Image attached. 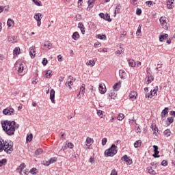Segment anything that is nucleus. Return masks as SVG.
Masks as SVG:
<instances>
[{
    "mask_svg": "<svg viewBox=\"0 0 175 175\" xmlns=\"http://www.w3.org/2000/svg\"><path fill=\"white\" fill-rule=\"evenodd\" d=\"M148 172L150 174H153V175L157 174V172L154 170H153L152 167H148Z\"/></svg>",
    "mask_w": 175,
    "mask_h": 175,
    "instance_id": "c756f323",
    "label": "nucleus"
},
{
    "mask_svg": "<svg viewBox=\"0 0 175 175\" xmlns=\"http://www.w3.org/2000/svg\"><path fill=\"white\" fill-rule=\"evenodd\" d=\"M32 139H33V135H32V133H30L29 135H27L26 142H32Z\"/></svg>",
    "mask_w": 175,
    "mask_h": 175,
    "instance_id": "a878e982",
    "label": "nucleus"
},
{
    "mask_svg": "<svg viewBox=\"0 0 175 175\" xmlns=\"http://www.w3.org/2000/svg\"><path fill=\"white\" fill-rule=\"evenodd\" d=\"M57 58H58L59 62H61V61H62V55H59L57 56Z\"/></svg>",
    "mask_w": 175,
    "mask_h": 175,
    "instance_id": "bf43d9fd",
    "label": "nucleus"
},
{
    "mask_svg": "<svg viewBox=\"0 0 175 175\" xmlns=\"http://www.w3.org/2000/svg\"><path fill=\"white\" fill-rule=\"evenodd\" d=\"M42 64L44 66H46V65H47V64H49V61L47 60V59L44 58L42 62Z\"/></svg>",
    "mask_w": 175,
    "mask_h": 175,
    "instance_id": "37998d69",
    "label": "nucleus"
},
{
    "mask_svg": "<svg viewBox=\"0 0 175 175\" xmlns=\"http://www.w3.org/2000/svg\"><path fill=\"white\" fill-rule=\"evenodd\" d=\"M96 38L97 39H100V40H105L106 39V35L105 34H103V35H100V34H98Z\"/></svg>",
    "mask_w": 175,
    "mask_h": 175,
    "instance_id": "bb28decb",
    "label": "nucleus"
},
{
    "mask_svg": "<svg viewBox=\"0 0 175 175\" xmlns=\"http://www.w3.org/2000/svg\"><path fill=\"white\" fill-rule=\"evenodd\" d=\"M137 97V92L133 91L130 93L129 94V98L131 100H135V99H136V98Z\"/></svg>",
    "mask_w": 175,
    "mask_h": 175,
    "instance_id": "ddd939ff",
    "label": "nucleus"
},
{
    "mask_svg": "<svg viewBox=\"0 0 175 175\" xmlns=\"http://www.w3.org/2000/svg\"><path fill=\"white\" fill-rule=\"evenodd\" d=\"M169 37V35L167 33H164L163 35H160L159 36V41L160 42H163L165 39H167Z\"/></svg>",
    "mask_w": 175,
    "mask_h": 175,
    "instance_id": "5701e85b",
    "label": "nucleus"
},
{
    "mask_svg": "<svg viewBox=\"0 0 175 175\" xmlns=\"http://www.w3.org/2000/svg\"><path fill=\"white\" fill-rule=\"evenodd\" d=\"M91 142H92V139H91L90 137H87L86 139L87 144H91Z\"/></svg>",
    "mask_w": 175,
    "mask_h": 175,
    "instance_id": "864d4df0",
    "label": "nucleus"
},
{
    "mask_svg": "<svg viewBox=\"0 0 175 175\" xmlns=\"http://www.w3.org/2000/svg\"><path fill=\"white\" fill-rule=\"evenodd\" d=\"M169 113V108L165 107L161 112V118H165L166 117L167 114Z\"/></svg>",
    "mask_w": 175,
    "mask_h": 175,
    "instance_id": "2eb2a0df",
    "label": "nucleus"
},
{
    "mask_svg": "<svg viewBox=\"0 0 175 175\" xmlns=\"http://www.w3.org/2000/svg\"><path fill=\"white\" fill-rule=\"evenodd\" d=\"M34 18L37 21L38 27H40V25H42V14H40V13L35 14Z\"/></svg>",
    "mask_w": 175,
    "mask_h": 175,
    "instance_id": "423d86ee",
    "label": "nucleus"
},
{
    "mask_svg": "<svg viewBox=\"0 0 175 175\" xmlns=\"http://www.w3.org/2000/svg\"><path fill=\"white\" fill-rule=\"evenodd\" d=\"M44 49H48V50H50L53 47V44L50 42V41H45L44 42Z\"/></svg>",
    "mask_w": 175,
    "mask_h": 175,
    "instance_id": "4468645a",
    "label": "nucleus"
},
{
    "mask_svg": "<svg viewBox=\"0 0 175 175\" xmlns=\"http://www.w3.org/2000/svg\"><path fill=\"white\" fill-rule=\"evenodd\" d=\"M109 96V99H114L116 96H117V94H116V91L111 90L110 94H108Z\"/></svg>",
    "mask_w": 175,
    "mask_h": 175,
    "instance_id": "6ab92c4d",
    "label": "nucleus"
},
{
    "mask_svg": "<svg viewBox=\"0 0 175 175\" xmlns=\"http://www.w3.org/2000/svg\"><path fill=\"white\" fill-rule=\"evenodd\" d=\"M154 152V154H153L154 158H159L161 157L158 155V154H159V150H156Z\"/></svg>",
    "mask_w": 175,
    "mask_h": 175,
    "instance_id": "c03bdc74",
    "label": "nucleus"
},
{
    "mask_svg": "<svg viewBox=\"0 0 175 175\" xmlns=\"http://www.w3.org/2000/svg\"><path fill=\"white\" fill-rule=\"evenodd\" d=\"M6 162H8V160H6V159H3L0 160V167H2V166H3L5 163H6Z\"/></svg>",
    "mask_w": 175,
    "mask_h": 175,
    "instance_id": "4c0bfd02",
    "label": "nucleus"
},
{
    "mask_svg": "<svg viewBox=\"0 0 175 175\" xmlns=\"http://www.w3.org/2000/svg\"><path fill=\"white\" fill-rule=\"evenodd\" d=\"M81 94H82V95H84V92H85V84H82L81 88H80V92Z\"/></svg>",
    "mask_w": 175,
    "mask_h": 175,
    "instance_id": "7c9ffc66",
    "label": "nucleus"
},
{
    "mask_svg": "<svg viewBox=\"0 0 175 175\" xmlns=\"http://www.w3.org/2000/svg\"><path fill=\"white\" fill-rule=\"evenodd\" d=\"M3 150L7 154H11L13 151V145L9 144L8 142H3V139L0 138V152H2Z\"/></svg>",
    "mask_w": 175,
    "mask_h": 175,
    "instance_id": "f03ea898",
    "label": "nucleus"
},
{
    "mask_svg": "<svg viewBox=\"0 0 175 175\" xmlns=\"http://www.w3.org/2000/svg\"><path fill=\"white\" fill-rule=\"evenodd\" d=\"M165 136H166V137H169V136H170L172 135V132L170 131V129H166L164 132H163Z\"/></svg>",
    "mask_w": 175,
    "mask_h": 175,
    "instance_id": "c85d7f7f",
    "label": "nucleus"
},
{
    "mask_svg": "<svg viewBox=\"0 0 175 175\" xmlns=\"http://www.w3.org/2000/svg\"><path fill=\"white\" fill-rule=\"evenodd\" d=\"M24 174L28 175L29 174V170L28 169L25 170Z\"/></svg>",
    "mask_w": 175,
    "mask_h": 175,
    "instance_id": "0e129e2a",
    "label": "nucleus"
},
{
    "mask_svg": "<svg viewBox=\"0 0 175 175\" xmlns=\"http://www.w3.org/2000/svg\"><path fill=\"white\" fill-rule=\"evenodd\" d=\"M161 25H162V27H163L164 29H167V26H166L167 25V23L166 22V18L161 16L159 19Z\"/></svg>",
    "mask_w": 175,
    "mask_h": 175,
    "instance_id": "0eeeda50",
    "label": "nucleus"
},
{
    "mask_svg": "<svg viewBox=\"0 0 175 175\" xmlns=\"http://www.w3.org/2000/svg\"><path fill=\"white\" fill-rule=\"evenodd\" d=\"M105 14L104 13H100L99 14V16L100 17V18H103L105 20Z\"/></svg>",
    "mask_w": 175,
    "mask_h": 175,
    "instance_id": "13d9d810",
    "label": "nucleus"
},
{
    "mask_svg": "<svg viewBox=\"0 0 175 175\" xmlns=\"http://www.w3.org/2000/svg\"><path fill=\"white\" fill-rule=\"evenodd\" d=\"M140 146H142V140H137L135 142L134 144V147L135 148H139V147H140Z\"/></svg>",
    "mask_w": 175,
    "mask_h": 175,
    "instance_id": "393cba45",
    "label": "nucleus"
},
{
    "mask_svg": "<svg viewBox=\"0 0 175 175\" xmlns=\"http://www.w3.org/2000/svg\"><path fill=\"white\" fill-rule=\"evenodd\" d=\"M122 161H124V162H126L128 165H132L133 161L131 157H128V155L125 154L121 158Z\"/></svg>",
    "mask_w": 175,
    "mask_h": 175,
    "instance_id": "1a4fd4ad",
    "label": "nucleus"
},
{
    "mask_svg": "<svg viewBox=\"0 0 175 175\" xmlns=\"http://www.w3.org/2000/svg\"><path fill=\"white\" fill-rule=\"evenodd\" d=\"M25 163H22L20 165H19V169L21 170V172H23V169L25 167Z\"/></svg>",
    "mask_w": 175,
    "mask_h": 175,
    "instance_id": "79ce46f5",
    "label": "nucleus"
},
{
    "mask_svg": "<svg viewBox=\"0 0 175 175\" xmlns=\"http://www.w3.org/2000/svg\"><path fill=\"white\" fill-rule=\"evenodd\" d=\"M110 175H117V171L115 169L112 170Z\"/></svg>",
    "mask_w": 175,
    "mask_h": 175,
    "instance_id": "4d7b16f0",
    "label": "nucleus"
},
{
    "mask_svg": "<svg viewBox=\"0 0 175 175\" xmlns=\"http://www.w3.org/2000/svg\"><path fill=\"white\" fill-rule=\"evenodd\" d=\"M107 143V138H103L102 139V146H106Z\"/></svg>",
    "mask_w": 175,
    "mask_h": 175,
    "instance_id": "de8ad7c7",
    "label": "nucleus"
},
{
    "mask_svg": "<svg viewBox=\"0 0 175 175\" xmlns=\"http://www.w3.org/2000/svg\"><path fill=\"white\" fill-rule=\"evenodd\" d=\"M50 99L52 103H55V91L54 89H52L50 92Z\"/></svg>",
    "mask_w": 175,
    "mask_h": 175,
    "instance_id": "9b49d317",
    "label": "nucleus"
},
{
    "mask_svg": "<svg viewBox=\"0 0 175 175\" xmlns=\"http://www.w3.org/2000/svg\"><path fill=\"white\" fill-rule=\"evenodd\" d=\"M86 65H90V66H94V65H95V61L90 60L88 62L86 63Z\"/></svg>",
    "mask_w": 175,
    "mask_h": 175,
    "instance_id": "ea45409f",
    "label": "nucleus"
},
{
    "mask_svg": "<svg viewBox=\"0 0 175 175\" xmlns=\"http://www.w3.org/2000/svg\"><path fill=\"white\" fill-rule=\"evenodd\" d=\"M129 66H131V68H135V66H136V62L133 59H129Z\"/></svg>",
    "mask_w": 175,
    "mask_h": 175,
    "instance_id": "b1692460",
    "label": "nucleus"
},
{
    "mask_svg": "<svg viewBox=\"0 0 175 175\" xmlns=\"http://www.w3.org/2000/svg\"><path fill=\"white\" fill-rule=\"evenodd\" d=\"M20 50V48H17L16 47L14 49V55H18V54H20V53H18V51Z\"/></svg>",
    "mask_w": 175,
    "mask_h": 175,
    "instance_id": "a19ab883",
    "label": "nucleus"
},
{
    "mask_svg": "<svg viewBox=\"0 0 175 175\" xmlns=\"http://www.w3.org/2000/svg\"><path fill=\"white\" fill-rule=\"evenodd\" d=\"M104 20H105L106 21H109V23H111V18H110V14H106Z\"/></svg>",
    "mask_w": 175,
    "mask_h": 175,
    "instance_id": "72a5a7b5",
    "label": "nucleus"
},
{
    "mask_svg": "<svg viewBox=\"0 0 175 175\" xmlns=\"http://www.w3.org/2000/svg\"><path fill=\"white\" fill-rule=\"evenodd\" d=\"M34 3H35V5H36L37 6H42V1H39V0H36Z\"/></svg>",
    "mask_w": 175,
    "mask_h": 175,
    "instance_id": "49530a36",
    "label": "nucleus"
},
{
    "mask_svg": "<svg viewBox=\"0 0 175 175\" xmlns=\"http://www.w3.org/2000/svg\"><path fill=\"white\" fill-rule=\"evenodd\" d=\"M72 38L74 40H77V39H80V34H79V32L75 31L73 33Z\"/></svg>",
    "mask_w": 175,
    "mask_h": 175,
    "instance_id": "4be33fe9",
    "label": "nucleus"
},
{
    "mask_svg": "<svg viewBox=\"0 0 175 175\" xmlns=\"http://www.w3.org/2000/svg\"><path fill=\"white\" fill-rule=\"evenodd\" d=\"M3 114L4 116H14V109L13 108H6L3 110Z\"/></svg>",
    "mask_w": 175,
    "mask_h": 175,
    "instance_id": "39448f33",
    "label": "nucleus"
},
{
    "mask_svg": "<svg viewBox=\"0 0 175 175\" xmlns=\"http://www.w3.org/2000/svg\"><path fill=\"white\" fill-rule=\"evenodd\" d=\"M103 113V111H100V110L97 111V114H98V116H102Z\"/></svg>",
    "mask_w": 175,
    "mask_h": 175,
    "instance_id": "774afa93",
    "label": "nucleus"
},
{
    "mask_svg": "<svg viewBox=\"0 0 175 175\" xmlns=\"http://www.w3.org/2000/svg\"><path fill=\"white\" fill-rule=\"evenodd\" d=\"M136 14H137V16H140V15L142 14V9L137 8V11H136Z\"/></svg>",
    "mask_w": 175,
    "mask_h": 175,
    "instance_id": "8fccbe9b",
    "label": "nucleus"
},
{
    "mask_svg": "<svg viewBox=\"0 0 175 175\" xmlns=\"http://www.w3.org/2000/svg\"><path fill=\"white\" fill-rule=\"evenodd\" d=\"M119 76L122 79H125L126 77V73L124 70H119Z\"/></svg>",
    "mask_w": 175,
    "mask_h": 175,
    "instance_id": "dca6fc26",
    "label": "nucleus"
},
{
    "mask_svg": "<svg viewBox=\"0 0 175 175\" xmlns=\"http://www.w3.org/2000/svg\"><path fill=\"white\" fill-rule=\"evenodd\" d=\"M161 166H167V161L166 160H163L161 162Z\"/></svg>",
    "mask_w": 175,
    "mask_h": 175,
    "instance_id": "603ef678",
    "label": "nucleus"
},
{
    "mask_svg": "<svg viewBox=\"0 0 175 175\" xmlns=\"http://www.w3.org/2000/svg\"><path fill=\"white\" fill-rule=\"evenodd\" d=\"M37 172H38V169H36V167H33L29 170V173H31V174H36Z\"/></svg>",
    "mask_w": 175,
    "mask_h": 175,
    "instance_id": "c9c22d12",
    "label": "nucleus"
},
{
    "mask_svg": "<svg viewBox=\"0 0 175 175\" xmlns=\"http://www.w3.org/2000/svg\"><path fill=\"white\" fill-rule=\"evenodd\" d=\"M7 25H8V27H12V25H14V21L9 18L7 22Z\"/></svg>",
    "mask_w": 175,
    "mask_h": 175,
    "instance_id": "cd10ccee",
    "label": "nucleus"
},
{
    "mask_svg": "<svg viewBox=\"0 0 175 175\" xmlns=\"http://www.w3.org/2000/svg\"><path fill=\"white\" fill-rule=\"evenodd\" d=\"M174 3V0H168L167 1V6L168 9H173V4Z\"/></svg>",
    "mask_w": 175,
    "mask_h": 175,
    "instance_id": "412c9836",
    "label": "nucleus"
},
{
    "mask_svg": "<svg viewBox=\"0 0 175 175\" xmlns=\"http://www.w3.org/2000/svg\"><path fill=\"white\" fill-rule=\"evenodd\" d=\"M120 10H121V5L119 4L116 8L114 14H117V13H120Z\"/></svg>",
    "mask_w": 175,
    "mask_h": 175,
    "instance_id": "f704fd0d",
    "label": "nucleus"
},
{
    "mask_svg": "<svg viewBox=\"0 0 175 175\" xmlns=\"http://www.w3.org/2000/svg\"><path fill=\"white\" fill-rule=\"evenodd\" d=\"M153 148H154V151H158V146L154 145V146H153Z\"/></svg>",
    "mask_w": 175,
    "mask_h": 175,
    "instance_id": "e2e57ef3",
    "label": "nucleus"
},
{
    "mask_svg": "<svg viewBox=\"0 0 175 175\" xmlns=\"http://www.w3.org/2000/svg\"><path fill=\"white\" fill-rule=\"evenodd\" d=\"M99 91L100 94H105L106 92V88H103V85H99Z\"/></svg>",
    "mask_w": 175,
    "mask_h": 175,
    "instance_id": "2f4dec72",
    "label": "nucleus"
},
{
    "mask_svg": "<svg viewBox=\"0 0 175 175\" xmlns=\"http://www.w3.org/2000/svg\"><path fill=\"white\" fill-rule=\"evenodd\" d=\"M167 125H170V124H172V122L174 121V118L173 117H169L167 119Z\"/></svg>",
    "mask_w": 175,
    "mask_h": 175,
    "instance_id": "473e14b6",
    "label": "nucleus"
},
{
    "mask_svg": "<svg viewBox=\"0 0 175 175\" xmlns=\"http://www.w3.org/2000/svg\"><path fill=\"white\" fill-rule=\"evenodd\" d=\"M15 66L18 68V73H23V72L24 71V64L16 62Z\"/></svg>",
    "mask_w": 175,
    "mask_h": 175,
    "instance_id": "6e6552de",
    "label": "nucleus"
},
{
    "mask_svg": "<svg viewBox=\"0 0 175 175\" xmlns=\"http://www.w3.org/2000/svg\"><path fill=\"white\" fill-rule=\"evenodd\" d=\"M34 46L30 47L29 50V55L31 56V58H35V56L36 55V52H35V50L33 49Z\"/></svg>",
    "mask_w": 175,
    "mask_h": 175,
    "instance_id": "a211bd4d",
    "label": "nucleus"
},
{
    "mask_svg": "<svg viewBox=\"0 0 175 175\" xmlns=\"http://www.w3.org/2000/svg\"><path fill=\"white\" fill-rule=\"evenodd\" d=\"M88 7L87 8L88 12H90L92 8H94V5H95V0H89L88 1Z\"/></svg>",
    "mask_w": 175,
    "mask_h": 175,
    "instance_id": "f8f14e48",
    "label": "nucleus"
},
{
    "mask_svg": "<svg viewBox=\"0 0 175 175\" xmlns=\"http://www.w3.org/2000/svg\"><path fill=\"white\" fill-rule=\"evenodd\" d=\"M3 131L8 136H13L14 132H16V122L14 120H4L1 122Z\"/></svg>",
    "mask_w": 175,
    "mask_h": 175,
    "instance_id": "f257e3e1",
    "label": "nucleus"
},
{
    "mask_svg": "<svg viewBox=\"0 0 175 175\" xmlns=\"http://www.w3.org/2000/svg\"><path fill=\"white\" fill-rule=\"evenodd\" d=\"M117 154V146L112 144L111 146L105 151V157H114Z\"/></svg>",
    "mask_w": 175,
    "mask_h": 175,
    "instance_id": "7ed1b4c3",
    "label": "nucleus"
},
{
    "mask_svg": "<svg viewBox=\"0 0 175 175\" xmlns=\"http://www.w3.org/2000/svg\"><path fill=\"white\" fill-rule=\"evenodd\" d=\"M78 28H79L80 29H83V28H85L84 25L83 24V23H81V22L79 23Z\"/></svg>",
    "mask_w": 175,
    "mask_h": 175,
    "instance_id": "09e8293b",
    "label": "nucleus"
},
{
    "mask_svg": "<svg viewBox=\"0 0 175 175\" xmlns=\"http://www.w3.org/2000/svg\"><path fill=\"white\" fill-rule=\"evenodd\" d=\"M74 146H73V144L72 142H69L68 143V144H66L64 146V148H62L61 149V151H65V148H73Z\"/></svg>",
    "mask_w": 175,
    "mask_h": 175,
    "instance_id": "aec40b11",
    "label": "nucleus"
},
{
    "mask_svg": "<svg viewBox=\"0 0 175 175\" xmlns=\"http://www.w3.org/2000/svg\"><path fill=\"white\" fill-rule=\"evenodd\" d=\"M100 46H102V44H100V42H97L94 43V47H100Z\"/></svg>",
    "mask_w": 175,
    "mask_h": 175,
    "instance_id": "6e6d98bb",
    "label": "nucleus"
},
{
    "mask_svg": "<svg viewBox=\"0 0 175 175\" xmlns=\"http://www.w3.org/2000/svg\"><path fill=\"white\" fill-rule=\"evenodd\" d=\"M44 76L46 79H50L53 76V71L51 70H48L44 72Z\"/></svg>",
    "mask_w": 175,
    "mask_h": 175,
    "instance_id": "f3484780",
    "label": "nucleus"
},
{
    "mask_svg": "<svg viewBox=\"0 0 175 175\" xmlns=\"http://www.w3.org/2000/svg\"><path fill=\"white\" fill-rule=\"evenodd\" d=\"M124 117V113H119V115L117 117V119L118 120V121H122Z\"/></svg>",
    "mask_w": 175,
    "mask_h": 175,
    "instance_id": "58836bf2",
    "label": "nucleus"
},
{
    "mask_svg": "<svg viewBox=\"0 0 175 175\" xmlns=\"http://www.w3.org/2000/svg\"><path fill=\"white\" fill-rule=\"evenodd\" d=\"M170 116H173L174 117H175V111H171L170 112Z\"/></svg>",
    "mask_w": 175,
    "mask_h": 175,
    "instance_id": "69168bd1",
    "label": "nucleus"
},
{
    "mask_svg": "<svg viewBox=\"0 0 175 175\" xmlns=\"http://www.w3.org/2000/svg\"><path fill=\"white\" fill-rule=\"evenodd\" d=\"M131 2L133 5H136L137 3V0H131Z\"/></svg>",
    "mask_w": 175,
    "mask_h": 175,
    "instance_id": "680f3d73",
    "label": "nucleus"
},
{
    "mask_svg": "<svg viewBox=\"0 0 175 175\" xmlns=\"http://www.w3.org/2000/svg\"><path fill=\"white\" fill-rule=\"evenodd\" d=\"M118 83H115L114 85L113 86V90H115V91H118Z\"/></svg>",
    "mask_w": 175,
    "mask_h": 175,
    "instance_id": "5fc2aeb1",
    "label": "nucleus"
},
{
    "mask_svg": "<svg viewBox=\"0 0 175 175\" xmlns=\"http://www.w3.org/2000/svg\"><path fill=\"white\" fill-rule=\"evenodd\" d=\"M43 152V150L42 148H38L35 151L36 155H40Z\"/></svg>",
    "mask_w": 175,
    "mask_h": 175,
    "instance_id": "e433bc0d",
    "label": "nucleus"
},
{
    "mask_svg": "<svg viewBox=\"0 0 175 175\" xmlns=\"http://www.w3.org/2000/svg\"><path fill=\"white\" fill-rule=\"evenodd\" d=\"M146 5H152V1H146Z\"/></svg>",
    "mask_w": 175,
    "mask_h": 175,
    "instance_id": "338daca9",
    "label": "nucleus"
},
{
    "mask_svg": "<svg viewBox=\"0 0 175 175\" xmlns=\"http://www.w3.org/2000/svg\"><path fill=\"white\" fill-rule=\"evenodd\" d=\"M50 163H54V162H57V157H52L49 159Z\"/></svg>",
    "mask_w": 175,
    "mask_h": 175,
    "instance_id": "a18cd8bd",
    "label": "nucleus"
},
{
    "mask_svg": "<svg viewBox=\"0 0 175 175\" xmlns=\"http://www.w3.org/2000/svg\"><path fill=\"white\" fill-rule=\"evenodd\" d=\"M147 79H146V83L147 84H150V83H151V81H154V77L152 76V75L151 74V70H150V68H147Z\"/></svg>",
    "mask_w": 175,
    "mask_h": 175,
    "instance_id": "20e7f679",
    "label": "nucleus"
},
{
    "mask_svg": "<svg viewBox=\"0 0 175 175\" xmlns=\"http://www.w3.org/2000/svg\"><path fill=\"white\" fill-rule=\"evenodd\" d=\"M44 165L45 166H49L50 165H51V163H50L49 160L48 161H46L45 163H44Z\"/></svg>",
    "mask_w": 175,
    "mask_h": 175,
    "instance_id": "052dcab7",
    "label": "nucleus"
},
{
    "mask_svg": "<svg viewBox=\"0 0 175 175\" xmlns=\"http://www.w3.org/2000/svg\"><path fill=\"white\" fill-rule=\"evenodd\" d=\"M159 88L158 86H156L155 88L150 91V94H146V98H151V96H154L155 94H157V91H158Z\"/></svg>",
    "mask_w": 175,
    "mask_h": 175,
    "instance_id": "9d476101",
    "label": "nucleus"
},
{
    "mask_svg": "<svg viewBox=\"0 0 175 175\" xmlns=\"http://www.w3.org/2000/svg\"><path fill=\"white\" fill-rule=\"evenodd\" d=\"M125 36H126V31H123V33L120 35L121 39H125Z\"/></svg>",
    "mask_w": 175,
    "mask_h": 175,
    "instance_id": "3c124183",
    "label": "nucleus"
}]
</instances>
